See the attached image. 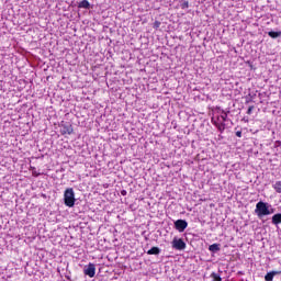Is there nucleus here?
Returning <instances> with one entry per match:
<instances>
[{"instance_id":"obj_3","label":"nucleus","mask_w":281,"mask_h":281,"mask_svg":"<svg viewBox=\"0 0 281 281\" xmlns=\"http://www.w3.org/2000/svg\"><path fill=\"white\" fill-rule=\"evenodd\" d=\"M171 247H173L176 250H184L187 248V244L182 238H175L173 241H171Z\"/></svg>"},{"instance_id":"obj_6","label":"nucleus","mask_w":281,"mask_h":281,"mask_svg":"<svg viewBox=\"0 0 281 281\" xmlns=\"http://www.w3.org/2000/svg\"><path fill=\"white\" fill-rule=\"evenodd\" d=\"M213 124L216 126L217 131L223 134L226 130V124L222 122L221 116H217L216 120L212 119Z\"/></svg>"},{"instance_id":"obj_19","label":"nucleus","mask_w":281,"mask_h":281,"mask_svg":"<svg viewBox=\"0 0 281 281\" xmlns=\"http://www.w3.org/2000/svg\"><path fill=\"white\" fill-rule=\"evenodd\" d=\"M160 25H161L160 21L156 20V21L154 22V27H155V29L160 27Z\"/></svg>"},{"instance_id":"obj_4","label":"nucleus","mask_w":281,"mask_h":281,"mask_svg":"<svg viewBox=\"0 0 281 281\" xmlns=\"http://www.w3.org/2000/svg\"><path fill=\"white\" fill-rule=\"evenodd\" d=\"M83 273L86 277L94 278L95 277V265L89 263L83 268Z\"/></svg>"},{"instance_id":"obj_13","label":"nucleus","mask_w":281,"mask_h":281,"mask_svg":"<svg viewBox=\"0 0 281 281\" xmlns=\"http://www.w3.org/2000/svg\"><path fill=\"white\" fill-rule=\"evenodd\" d=\"M272 188L273 190H276L277 193H281V180L276 181Z\"/></svg>"},{"instance_id":"obj_21","label":"nucleus","mask_w":281,"mask_h":281,"mask_svg":"<svg viewBox=\"0 0 281 281\" xmlns=\"http://www.w3.org/2000/svg\"><path fill=\"white\" fill-rule=\"evenodd\" d=\"M34 177H38L40 176V173H36V172H33L32 173Z\"/></svg>"},{"instance_id":"obj_22","label":"nucleus","mask_w":281,"mask_h":281,"mask_svg":"<svg viewBox=\"0 0 281 281\" xmlns=\"http://www.w3.org/2000/svg\"><path fill=\"white\" fill-rule=\"evenodd\" d=\"M126 193H127L126 191H122V195H126Z\"/></svg>"},{"instance_id":"obj_16","label":"nucleus","mask_w":281,"mask_h":281,"mask_svg":"<svg viewBox=\"0 0 281 281\" xmlns=\"http://www.w3.org/2000/svg\"><path fill=\"white\" fill-rule=\"evenodd\" d=\"M181 9H182V10L189 9V1H183V2L181 3Z\"/></svg>"},{"instance_id":"obj_20","label":"nucleus","mask_w":281,"mask_h":281,"mask_svg":"<svg viewBox=\"0 0 281 281\" xmlns=\"http://www.w3.org/2000/svg\"><path fill=\"white\" fill-rule=\"evenodd\" d=\"M236 136L239 137V138L243 137V131H237Z\"/></svg>"},{"instance_id":"obj_5","label":"nucleus","mask_w":281,"mask_h":281,"mask_svg":"<svg viewBox=\"0 0 281 281\" xmlns=\"http://www.w3.org/2000/svg\"><path fill=\"white\" fill-rule=\"evenodd\" d=\"M188 225L186 220H177L175 222V227L179 233H183L188 228Z\"/></svg>"},{"instance_id":"obj_11","label":"nucleus","mask_w":281,"mask_h":281,"mask_svg":"<svg viewBox=\"0 0 281 281\" xmlns=\"http://www.w3.org/2000/svg\"><path fill=\"white\" fill-rule=\"evenodd\" d=\"M272 224L273 225H281V214H276L272 216Z\"/></svg>"},{"instance_id":"obj_10","label":"nucleus","mask_w":281,"mask_h":281,"mask_svg":"<svg viewBox=\"0 0 281 281\" xmlns=\"http://www.w3.org/2000/svg\"><path fill=\"white\" fill-rule=\"evenodd\" d=\"M91 7L89 0H82L80 3H79V8L80 9H86V10H89Z\"/></svg>"},{"instance_id":"obj_8","label":"nucleus","mask_w":281,"mask_h":281,"mask_svg":"<svg viewBox=\"0 0 281 281\" xmlns=\"http://www.w3.org/2000/svg\"><path fill=\"white\" fill-rule=\"evenodd\" d=\"M281 274V271H270L266 273L265 281H273V277Z\"/></svg>"},{"instance_id":"obj_7","label":"nucleus","mask_w":281,"mask_h":281,"mask_svg":"<svg viewBox=\"0 0 281 281\" xmlns=\"http://www.w3.org/2000/svg\"><path fill=\"white\" fill-rule=\"evenodd\" d=\"M61 135H72L74 134V126L70 124H63L60 128Z\"/></svg>"},{"instance_id":"obj_17","label":"nucleus","mask_w":281,"mask_h":281,"mask_svg":"<svg viewBox=\"0 0 281 281\" xmlns=\"http://www.w3.org/2000/svg\"><path fill=\"white\" fill-rule=\"evenodd\" d=\"M213 278L215 281H223V279L221 278V276L213 273Z\"/></svg>"},{"instance_id":"obj_14","label":"nucleus","mask_w":281,"mask_h":281,"mask_svg":"<svg viewBox=\"0 0 281 281\" xmlns=\"http://www.w3.org/2000/svg\"><path fill=\"white\" fill-rule=\"evenodd\" d=\"M220 119L225 124V122H227V120H228V113L225 110H222V114H221Z\"/></svg>"},{"instance_id":"obj_1","label":"nucleus","mask_w":281,"mask_h":281,"mask_svg":"<svg viewBox=\"0 0 281 281\" xmlns=\"http://www.w3.org/2000/svg\"><path fill=\"white\" fill-rule=\"evenodd\" d=\"M64 202L67 207H74L76 204L75 191L72 188H68L64 193Z\"/></svg>"},{"instance_id":"obj_18","label":"nucleus","mask_w":281,"mask_h":281,"mask_svg":"<svg viewBox=\"0 0 281 281\" xmlns=\"http://www.w3.org/2000/svg\"><path fill=\"white\" fill-rule=\"evenodd\" d=\"M254 110H255V106L251 105L250 108H248V111H246V114L251 115Z\"/></svg>"},{"instance_id":"obj_9","label":"nucleus","mask_w":281,"mask_h":281,"mask_svg":"<svg viewBox=\"0 0 281 281\" xmlns=\"http://www.w3.org/2000/svg\"><path fill=\"white\" fill-rule=\"evenodd\" d=\"M160 254V249L158 247H151L147 250V255L149 256H158Z\"/></svg>"},{"instance_id":"obj_15","label":"nucleus","mask_w":281,"mask_h":281,"mask_svg":"<svg viewBox=\"0 0 281 281\" xmlns=\"http://www.w3.org/2000/svg\"><path fill=\"white\" fill-rule=\"evenodd\" d=\"M268 35L271 37V38H278L281 36V32H269Z\"/></svg>"},{"instance_id":"obj_12","label":"nucleus","mask_w":281,"mask_h":281,"mask_svg":"<svg viewBox=\"0 0 281 281\" xmlns=\"http://www.w3.org/2000/svg\"><path fill=\"white\" fill-rule=\"evenodd\" d=\"M209 251H212V252L221 251V244H213L209 246Z\"/></svg>"},{"instance_id":"obj_2","label":"nucleus","mask_w":281,"mask_h":281,"mask_svg":"<svg viewBox=\"0 0 281 281\" xmlns=\"http://www.w3.org/2000/svg\"><path fill=\"white\" fill-rule=\"evenodd\" d=\"M255 213L257 214V216L259 218H261L262 216H268V215L271 214L268 204L266 202H263V201H259L256 204Z\"/></svg>"}]
</instances>
